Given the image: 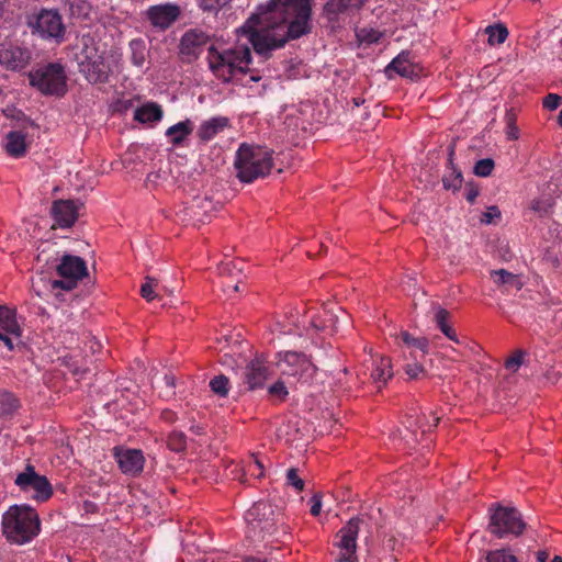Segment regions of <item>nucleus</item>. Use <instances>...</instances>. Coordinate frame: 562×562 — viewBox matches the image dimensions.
<instances>
[{
  "label": "nucleus",
  "instance_id": "obj_13",
  "mask_svg": "<svg viewBox=\"0 0 562 562\" xmlns=\"http://www.w3.org/2000/svg\"><path fill=\"white\" fill-rule=\"evenodd\" d=\"M31 61V52L13 43L0 44V66L8 70L19 71Z\"/></svg>",
  "mask_w": 562,
  "mask_h": 562
},
{
  "label": "nucleus",
  "instance_id": "obj_50",
  "mask_svg": "<svg viewBox=\"0 0 562 562\" xmlns=\"http://www.w3.org/2000/svg\"><path fill=\"white\" fill-rule=\"evenodd\" d=\"M543 379L549 384H557L561 379V372L551 368L543 374Z\"/></svg>",
  "mask_w": 562,
  "mask_h": 562
},
{
  "label": "nucleus",
  "instance_id": "obj_14",
  "mask_svg": "<svg viewBox=\"0 0 562 562\" xmlns=\"http://www.w3.org/2000/svg\"><path fill=\"white\" fill-rule=\"evenodd\" d=\"M209 42V35L201 30L187 31L179 45V52L183 60L191 63L200 56L203 47Z\"/></svg>",
  "mask_w": 562,
  "mask_h": 562
},
{
  "label": "nucleus",
  "instance_id": "obj_31",
  "mask_svg": "<svg viewBox=\"0 0 562 562\" xmlns=\"http://www.w3.org/2000/svg\"><path fill=\"white\" fill-rule=\"evenodd\" d=\"M449 165V171L442 179L443 187L448 190H457L462 184V172L456 168L451 158Z\"/></svg>",
  "mask_w": 562,
  "mask_h": 562
},
{
  "label": "nucleus",
  "instance_id": "obj_9",
  "mask_svg": "<svg viewBox=\"0 0 562 562\" xmlns=\"http://www.w3.org/2000/svg\"><path fill=\"white\" fill-rule=\"evenodd\" d=\"M14 484L38 503L48 501L53 495V486L48 479L37 473L32 464H27L22 472L16 474Z\"/></svg>",
  "mask_w": 562,
  "mask_h": 562
},
{
  "label": "nucleus",
  "instance_id": "obj_59",
  "mask_svg": "<svg viewBox=\"0 0 562 562\" xmlns=\"http://www.w3.org/2000/svg\"><path fill=\"white\" fill-rule=\"evenodd\" d=\"M244 562H262V561L259 559H256V558H247Z\"/></svg>",
  "mask_w": 562,
  "mask_h": 562
},
{
  "label": "nucleus",
  "instance_id": "obj_43",
  "mask_svg": "<svg viewBox=\"0 0 562 562\" xmlns=\"http://www.w3.org/2000/svg\"><path fill=\"white\" fill-rule=\"evenodd\" d=\"M403 369L409 379H418L425 374V368L418 362H408Z\"/></svg>",
  "mask_w": 562,
  "mask_h": 562
},
{
  "label": "nucleus",
  "instance_id": "obj_26",
  "mask_svg": "<svg viewBox=\"0 0 562 562\" xmlns=\"http://www.w3.org/2000/svg\"><path fill=\"white\" fill-rule=\"evenodd\" d=\"M438 422V416L434 415L431 416V419H428L426 418V416H424L423 418H418L415 420L416 429H411V427H413V424L409 423V427L406 429L404 439L406 440L407 443H409L411 441L416 442L418 440L417 429H420L422 434H426L430 431L434 427H436Z\"/></svg>",
  "mask_w": 562,
  "mask_h": 562
},
{
  "label": "nucleus",
  "instance_id": "obj_37",
  "mask_svg": "<svg viewBox=\"0 0 562 562\" xmlns=\"http://www.w3.org/2000/svg\"><path fill=\"white\" fill-rule=\"evenodd\" d=\"M157 288H158L157 279H155L153 277H146L145 282L142 284V288H140V294L148 302L153 301L157 296V294H156Z\"/></svg>",
  "mask_w": 562,
  "mask_h": 562
},
{
  "label": "nucleus",
  "instance_id": "obj_40",
  "mask_svg": "<svg viewBox=\"0 0 562 562\" xmlns=\"http://www.w3.org/2000/svg\"><path fill=\"white\" fill-rule=\"evenodd\" d=\"M382 33L373 29H361L357 33V37L361 43L374 44L380 41Z\"/></svg>",
  "mask_w": 562,
  "mask_h": 562
},
{
  "label": "nucleus",
  "instance_id": "obj_35",
  "mask_svg": "<svg viewBox=\"0 0 562 562\" xmlns=\"http://www.w3.org/2000/svg\"><path fill=\"white\" fill-rule=\"evenodd\" d=\"M167 446L175 452H181L187 447V437L182 431L173 430L169 434Z\"/></svg>",
  "mask_w": 562,
  "mask_h": 562
},
{
  "label": "nucleus",
  "instance_id": "obj_62",
  "mask_svg": "<svg viewBox=\"0 0 562 562\" xmlns=\"http://www.w3.org/2000/svg\"><path fill=\"white\" fill-rule=\"evenodd\" d=\"M474 198H475V193L470 194V195L468 196V199H469L470 201H473V200H474Z\"/></svg>",
  "mask_w": 562,
  "mask_h": 562
},
{
  "label": "nucleus",
  "instance_id": "obj_27",
  "mask_svg": "<svg viewBox=\"0 0 562 562\" xmlns=\"http://www.w3.org/2000/svg\"><path fill=\"white\" fill-rule=\"evenodd\" d=\"M162 117V109L156 103H146L135 112V120L142 123H154Z\"/></svg>",
  "mask_w": 562,
  "mask_h": 562
},
{
  "label": "nucleus",
  "instance_id": "obj_60",
  "mask_svg": "<svg viewBox=\"0 0 562 562\" xmlns=\"http://www.w3.org/2000/svg\"><path fill=\"white\" fill-rule=\"evenodd\" d=\"M558 122H559V124L562 126V110H561V111H560V113H559Z\"/></svg>",
  "mask_w": 562,
  "mask_h": 562
},
{
  "label": "nucleus",
  "instance_id": "obj_25",
  "mask_svg": "<svg viewBox=\"0 0 562 562\" xmlns=\"http://www.w3.org/2000/svg\"><path fill=\"white\" fill-rule=\"evenodd\" d=\"M189 211L194 224H203L211 217V213L215 211V205L207 196L199 198L193 201Z\"/></svg>",
  "mask_w": 562,
  "mask_h": 562
},
{
  "label": "nucleus",
  "instance_id": "obj_1",
  "mask_svg": "<svg viewBox=\"0 0 562 562\" xmlns=\"http://www.w3.org/2000/svg\"><path fill=\"white\" fill-rule=\"evenodd\" d=\"M311 0H270L259 5L243 26L234 43L216 41L207 48L206 60L213 76L224 82L249 89L250 97L262 95L267 80L251 69V49L266 55L288 41L311 32Z\"/></svg>",
  "mask_w": 562,
  "mask_h": 562
},
{
  "label": "nucleus",
  "instance_id": "obj_34",
  "mask_svg": "<svg viewBox=\"0 0 562 562\" xmlns=\"http://www.w3.org/2000/svg\"><path fill=\"white\" fill-rule=\"evenodd\" d=\"M486 562H519L509 549H497L487 552Z\"/></svg>",
  "mask_w": 562,
  "mask_h": 562
},
{
  "label": "nucleus",
  "instance_id": "obj_54",
  "mask_svg": "<svg viewBox=\"0 0 562 562\" xmlns=\"http://www.w3.org/2000/svg\"><path fill=\"white\" fill-rule=\"evenodd\" d=\"M231 266L232 262H223L222 266L220 267L221 273L233 276V269L231 268Z\"/></svg>",
  "mask_w": 562,
  "mask_h": 562
},
{
  "label": "nucleus",
  "instance_id": "obj_12",
  "mask_svg": "<svg viewBox=\"0 0 562 562\" xmlns=\"http://www.w3.org/2000/svg\"><path fill=\"white\" fill-rule=\"evenodd\" d=\"M358 518H351L336 535L333 557L335 562H358L357 538L359 533Z\"/></svg>",
  "mask_w": 562,
  "mask_h": 562
},
{
  "label": "nucleus",
  "instance_id": "obj_61",
  "mask_svg": "<svg viewBox=\"0 0 562 562\" xmlns=\"http://www.w3.org/2000/svg\"><path fill=\"white\" fill-rule=\"evenodd\" d=\"M552 562H562V558L559 555H555L552 560Z\"/></svg>",
  "mask_w": 562,
  "mask_h": 562
},
{
  "label": "nucleus",
  "instance_id": "obj_6",
  "mask_svg": "<svg viewBox=\"0 0 562 562\" xmlns=\"http://www.w3.org/2000/svg\"><path fill=\"white\" fill-rule=\"evenodd\" d=\"M521 514L515 508L503 505H493L490 508V531L498 537L519 536L526 529Z\"/></svg>",
  "mask_w": 562,
  "mask_h": 562
},
{
  "label": "nucleus",
  "instance_id": "obj_15",
  "mask_svg": "<svg viewBox=\"0 0 562 562\" xmlns=\"http://www.w3.org/2000/svg\"><path fill=\"white\" fill-rule=\"evenodd\" d=\"M21 333L15 312L5 306H0V342H3L9 350H12L14 340L20 339Z\"/></svg>",
  "mask_w": 562,
  "mask_h": 562
},
{
  "label": "nucleus",
  "instance_id": "obj_63",
  "mask_svg": "<svg viewBox=\"0 0 562 562\" xmlns=\"http://www.w3.org/2000/svg\"><path fill=\"white\" fill-rule=\"evenodd\" d=\"M92 504L86 503V509H91Z\"/></svg>",
  "mask_w": 562,
  "mask_h": 562
},
{
  "label": "nucleus",
  "instance_id": "obj_21",
  "mask_svg": "<svg viewBox=\"0 0 562 562\" xmlns=\"http://www.w3.org/2000/svg\"><path fill=\"white\" fill-rule=\"evenodd\" d=\"M268 378V368L262 358L250 361L245 371V382L250 390L261 387Z\"/></svg>",
  "mask_w": 562,
  "mask_h": 562
},
{
  "label": "nucleus",
  "instance_id": "obj_28",
  "mask_svg": "<svg viewBox=\"0 0 562 562\" xmlns=\"http://www.w3.org/2000/svg\"><path fill=\"white\" fill-rule=\"evenodd\" d=\"M434 311H435V322H436L438 328L440 329V331L448 339L458 344L459 342L458 336H457L456 331L453 330V328L448 323L449 317H450L449 312L440 306H435Z\"/></svg>",
  "mask_w": 562,
  "mask_h": 562
},
{
  "label": "nucleus",
  "instance_id": "obj_45",
  "mask_svg": "<svg viewBox=\"0 0 562 562\" xmlns=\"http://www.w3.org/2000/svg\"><path fill=\"white\" fill-rule=\"evenodd\" d=\"M522 356L524 355L521 351L516 352L513 357H510L506 361V363H505L506 369H508L513 372H516L522 364Z\"/></svg>",
  "mask_w": 562,
  "mask_h": 562
},
{
  "label": "nucleus",
  "instance_id": "obj_3",
  "mask_svg": "<svg viewBox=\"0 0 562 562\" xmlns=\"http://www.w3.org/2000/svg\"><path fill=\"white\" fill-rule=\"evenodd\" d=\"M234 166L241 182L249 183L267 176L272 168V151L260 146L241 144L236 151Z\"/></svg>",
  "mask_w": 562,
  "mask_h": 562
},
{
  "label": "nucleus",
  "instance_id": "obj_20",
  "mask_svg": "<svg viewBox=\"0 0 562 562\" xmlns=\"http://www.w3.org/2000/svg\"><path fill=\"white\" fill-rule=\"evenodd\" d=\"M271 513V507L267 503H257L246 513V520L251 526L254 531L271 533L272 524L266 519L262 521L260 516H266Z\"/></svg>",
  "mask_w": 562,
  "mask_h": 562
},
{
  "label": "nucleus",
  "instance_id": "obj_10",
  "mask_svg": "<svg viewBox=\"0 0 562 562\" xmlns=\"http://www.w3.org/2000/svg\"><path fill=\"white\" fill-rule=\"evenodd\" d=\"M56 271L60 279L53 281V288L67 291L72 290L79 280L88 276L86 261L79 256L68 254L60 257Z\"/></svg>",
  "mask_w": 562,
  "mask_h": 562
},
{
  "label": "nucleus",
  "instance_id": "obj_33",
  "mask_svg": "<svg viewBox=\"0 0 562 562\" xmlns=\"http://www.w3.org/2000/svg\"><path fill=\"white\" fill-rule=\"evenodd\" d=\"M485 33L488 35L487 41L491 45L503 44L508 36V31L504 24L490 25L485 29Z\"/></svg>",
  "mask_w": 562,
  "mask_h": 562
},
{
  "label": "nucleus",
  "instance_id": "obj_56",
  "mask_svg": "<svg viewBox=\"0 0 562 562\" xmlns=\"http://www.w3.org/2000/svg\"><path fill=\"white\" fill-rule=\"evenodd\" d=\"M536 558L537 562H548L549 553L546 551H538Z\"/></svg>",
  "mask_w": 562,
  "mask_h": 562
},
{
  "label": "nucleus",
  "instance_id": "obj_22",
  "mask_svg": "<svg viewBox=\"0 0 562 562\" xmlns=\"http://www.w3.org/2000/svg\"><path fill=\"white\" fill-rule=\"evenodd\" d=\"M3 148L5 153L15 159L26 155L27 143L26 136L20 131H11L4 137Z\"/></svg>",
  "mask_w": 562,
  "mask_h": 562
},
{
  "label": "nucleus",
  "instance_id": "obj_8",
  "mask_svg": "<svg viewBox=\"0 0 562 562\" xmlns=\"http://www.w3.org/2000/svg\"><path fill=\"white\" fill-rule=\"evenodd\" d=\"M30 83L46 95H64L67 91V78L64 67L48 64L29 74Z\"/></svg>",
  "mask_w": 562,
  "mask_h": 562
},
{
  "label": "nucleus",
  "instance_id": "obj_19",
  "mask_svg": "<svg viewBox=\"0 0 562 562\" xmlns=\"http://www.w3.org/2000/svg\"><path fill=\"white\" fill-rule=\"evenodd\" d=\"M52 214L60 227H70L77 220L78 205L70 200H59L54 203Z\"/></svg>",
  "mask_w": 562,
  "mask_h": 562
},
{
  "label": "nucleus",
  "instance_id": "obj_47",
  "mask_svg": "<svg viewBox=\"0 0 562 562\" xmlns=\"http://www.w3.org/2000/svg\"><path fill=\"white\" fill-rule=\"evenodd\" d=\"M562 102V98L559 94L550 93L543 99V106L548 110H555Z\"/></svg>",
  "mask_w": 562,
  "mask_h": 562
},
{
  "label": "nucleus",
  "instance_id": "obj_7",
  "mask_svg": "<svg viewBox=\"0 0 562 562\" xmlns=\"http://www.w3.org/2000/svg\"><path fill=\"white\" fill-rule=\"evenodd\" d=\"M276 364L281 375L301 383L311 382L317 370L310 357L299 351L279 352Z\"/></svg>",
  "mask_w": 562,
  "mask_h": 562
},
{
  "label": "nucleus",
  "instance_id": "obj_32",
  "mask_svg": "<svg viewBox=\"0 0 562 562\" xmlns=\"http://www.w3.org/2000/svg\"><path fill=\"white\" fill-rule=\"evenodd\" d=\"M400 338L409 348H415L422 351L423 355L429 352V341L425 337H413L408 331H401Z\"/></svg>",
  "mask_w": 562,
  "mask_h": 562
},
{
  "label": "nucleus",
  "instance_id": "obj_24",
  "mask_svg": "<svg viewBox=\"0 0 562 562\" xmlns=\"http://www.w3.org/2000/svg\"><path fill=\"white\" fill-rule=\"evenodd\" d=\"M227 125L228 120L226 117H211L200 124L196 134L202 142H209L221 133Z\"/></svg>",
  "mask_w": 562,
  "mask_h": 562
},
{
  "label": "nucleus",
  "instance_id": "obj_36",
  "mask_svg": "<svg viewBox=\"0 0 562 562\" xmlns=\"http://www.w3.org/2000/svg\"><path fill=\"white\" fill-rule=\"evenodd\" d=\"M199 3L203 11L217 14L227 9L229 0H200Z\"/></svg>",
  "mask_w": 562,
  "mask_h": 562
},
{
  "label": "nucleus",
  "instance_id": "obj_18",
  "mask_svg": "<svg viewBox=\"0 0 562 562\" xmlns=\"http://www.w3.org/2000/svg\"><path fill=\"white\" fill-rule=\"evenodd\" d=\"M386 77L389 79H393L394 75H398L404 78L413 79L417 77L418 72L416 66L409 58V53L402 52L400 53L386 67L384 70Z\"/></svg>",
  "mask_w": 562,
  "mask_h": 562
},
{
  "label": "nucleus",
  "instance_id": "obj_57",
  "mask_svg": "<svg viewBox=\"0 0 562 562\" xmlns=\"http://www.w3.org/2000/svg\"><path fill=\"white\" fill-rule=\"evenodd\" d=\"M227 290L239 291V281H236L234 284H226L224 291Z\"/></svg>",
  "mask_w": 562,
  "mask_h": 562
},
{
  "label": "nucleus",
  "instance_id": "obj_41",
  "mask_svg": "<svg viewBox=\"0 0 562 562\" xmlns=\"http://www.w3.org/2000/svg\"><path fill=\"white\" fill-rule=\"evenodd\" d=\"M494 169V161L491 158L479 160L473 168V172L477 177H487Z\"/></svg>",
  "mask_w": 562,
  "mask_h": 562
},
{
  "label": "nucleus",
  "instance_id": "obj_58",
  "mask_svg": "<svg viewBox=\"0 0 562 562\" xmlns=\"http://www.w3.org/2000/svg\"><path fill=\"white\" fill-rule=\"evenodd\" d=\"M3 12H4L3 1H2V0H0V19H2V16H3Z\"/></svg>",
  "mask_w": 562,
  "mask_h": 562
},
{
  "label": "nucleus",
  "instance_id": "obj_44",
  "mask_svg": "<svg viewBox=\"0 0 562 562\" xmlns=\"http://www.w3.org/2000/svg\"><path fill=\"white\" fill-rule=\"evenodd\" d=\"M492 277L498 284H506L515 280V276L504 269L493 271Z\"/></svg>",
  "mask_w": 562,
  "mask_h": 562
},
{
  "label": "nucleus",
  "instance_id": "obj_51",
  "mask_svg": "<svg viewBox=\"0 0 562 562\" xmlns=\"http://www.w3.org/2000/svg\"><path fill=\"white\" fill-rule=\"evenodd\" d=\"M321 510H322V499L317 494H315L311 498V514L313 516H318Z\"/></svg>",
  "mask_w": 562,
  "mask_h": 562
},
{
  "label": "nucleus",
  "instance_id": "obj_55",
  "mask_svg": "<svg viewBox=\"0 0 562 562\" xmlns=\"http://www.w3.org/2000/svg\"><path fill=\"white\" fill-rule=\"evenodd\" d=\"M164 381H165V384L170 389L172 390L176 385L175 383V378L172 375H168L166 374L165 378H164Z\"/></svg>",
  "mask_w": 562,
  "mask_h": 562
},
{
  "label": "nucleus",
  "instance_id": "obj_11",
  "mask_svg": "<svg viewBox=\"0 0 562 562\" xmlns=\"http://www.w3.org/2000/svg\"><path fill=\"white\" fill-rule=\"evenodd\" d=\"M33 33L42 38L60 43L65 38L66 26L57 10L43 9L29 22Z\"/></svg>",
  "mask_w": 562,
  "mask_h": 562
},
{
  "label": "nucleus",
  "instance_id": "obj_46",
  "mask_svg": "<svg viewBox=\"0 0 562 562\" xmlns=\"http://www.w3.org/2000/svg\"><path fill=\"white\" fill-rule=\"evenodd\" d=\"M269 393L283 400L288 395V390L282 381H278L269 387Z\"/></svg>",
  "mask_w": 562,
  "mask_h": 562
},
{
  "label": "nucleus",
  "instance_id": "obj_16",
  "mask_svg": "<svg viewBox=\"0 0 562 562\" xmlns=\"http://www.w3.org/2000/svg\"><path fill=\"white\" fill-rule=\"evenodd\" d=\"M180 9L171 3L153 5L147 10V18L158 29H168L179 16Z\"/></svg>",
  "mask_w": 562,
  "mask_h": 562
},
{
  "label": "nucleus",
  "instance_id": "obj_29",
  "mask_svg": "<svg viewBox=\"0 0 562 562\" xmlns=\"http://www.w3.org/2000/svg\"><path fill=\"white\" fill-rule=\"evenodd\" d=\"M393 375L392 367H391V359L386 357H382L380 361L375 364L371 378L374 383L381 385H384L389 379H391Z\"/></svg>",
  "mask_w": 562,
  "mask_h": 562
},
{
  "label": "nucleus",
  "instance_id": "obj_17",
  "mask_svg": "<svg viewBox=\"0 0 562 562\" xmlns=\"http://www.w3.org/2000/svg\"><path fill=\"white\" fill-rule=\"evenodd\" d=\"M115 458L122 472L136 475L144 468V456L137 449H115Z\"/></svg>",
  "mask_w": 562,
  "mask_h": 562
},
{
  "label": "nucleus",
  "instance_id": "obj_30",
  "mask_svg": "<svg viewBox=\"0 0 562 562\" xmlns=\"http://www.w3.org/2000/svg\"><path fill=\"white\" fill-rule=\"evenodd\" d=\"M128 47L133 65L136 67H143L148 55V48L144 40L134 38L130 42Z\"/></svg>",
  "mask_w": 562,
  "mask_h": 562
},
{
  "label": "nucleus",
  "instance_id": "obj_42",
  "mask_svg": "<svg viewBox=\"0 0 562 562\" xmlns=\"http://www.w3.org/2000/svg\"><path fill=\"white\" fill-rule=\"evenodd\" d=\"M286 484L294 487L295 491L301 492L304 488V481L299 476L295 468H290L286 471Z\"/></svg>",
  "mask_w": 562,
  "mask_h": 562
},
{
  "label": "nucleus",
  "instance_id": "obj_49",
  "mask_svg": "<svg viewBox=\"0 0 562 562\" xmlns=\"http://www.w3.org/2000/svg\"><path fill=\"white\" fill-rule=\"evenodd\" d=\"M0 400L5 404V407L2 409L4 414H9L16 408V400L13 395L5 393L0 396Z\"/></svg>",
  "mask_w": 562,
  "mask_h": 562
},
{
  "label": "nucleus",
  "instance_id": "obj_2",
  "mask_svg": "<svg viewBox=\"0 0 562 562\" xmlns=\"http://www.w3.org/2000/svg\"><path fill=\"white\" fill-rule=\"evenodd\" d=\"M41 518L36 509L27 504L11 505L1 517V532L14 546L32 542L41 532Z\"/></svg>",
  "mask_w": 562,
  "mask_h": 562
},
{
  "label": "nucleus",
  "instance_id": "obj_48",
  "mask_svg": "<svg viewBox=\"0 0 562 562\" xmlns=\"http://www.w3.org/2000/svg\"><path fill=\"white\" fill-rule=\"evenodd\" d=\"M501 212L497 206H490L481 216V222L491 224L494 218L499 217Z\"/></svg>",
  "mask_w": 562,
  "mask_h": 562
},
{
  "label": "nucleus",
  "instance_id": "obj_38",
  "mask_svg": "<svg viewBox=\"0 0 562 562\" xmlns=\"http://www.w3.org/2000/svg\"><path fill=\"white\" fill-rule=\"evenodd\" d=\"M228 383L229 382L226 376L217 375L210 381V387L215 394L224 397L229 391Z\"/></svg>",
  "mask_w": 562,
  "mask_h": 562
},
{
  "label": "nucleus",
  "instance_id": "obj_52",
  "mask_svg": "<svg viewBox=\"0 0 562 562\" xmlns=\"http://www.w3.org/2000/svg\"><path fill=\"white\" fill-rule=\"evenodd\" d=\"M161 419L166 423H173L177 420V416L172 411L165 409L161 412Z\"/></svg>",
  "mask_w": 562,
  "mask_h": 562
},
{
  "label": "nucleus",
  "instance_id": "obj_23",
  "mask_svg": "<svg viewBox=\"0 0 562 562\" xmlns=\"http://www.w3.org/2000/svg\"><path fill=\"white\" fill-rule=\"evenodd\" d=\"M193 130L194 122L190 119H186L168 127L165 135L169 144L172 146H181L192 134Z\"/></svg>",
  "mask_w": 562,
  "mask_h": 562
},
{
  "label": "nucleus",
  "instance_id": "obj_53",
  "mask_svg": "<svg viewBox=\"0 0 562 562\" xmlns=\"http://www.w3.org/2000/svg\"><path fill=\"white\" fill-rule=\"evenodd\" d=\"M519 136V131L516 125L513 123H508L507 126V137L510 139H517Z\"/></svg>",
  "mask_w": 562,
  "mask_h": 562
},
{
  "label": "nucleus",
  "instance_id": "obj_5",
  "mask_svg": "<svg viewBox=\"0 0 562 562\" xmlns=\"http://www.w3.org/2000/svg\"><path fill=\"white\" fill-rule=\"evenodd\" d=\"M85 46L79 55L80 71L91 83L106 81L112 71L110 56L100 52L91 38H83Z\"/></svg>",
  "mask_w": 562,
  "mask_h": 562
},
{
  "label": "nucleus",
  "instance_id": "obj_4",
  "mask_svg": "<svg viewBox=\"0 0 562 562\" xmlns=\"http://www.w3.org/2000/svg\"><path fill=\"white\" fill-rule=\"evenodd\" d=\"M338 317L329 311H324L323 315H307L297 311L296 315H291L288 322L276 323L277 329L281 334L303 335V330H308L307 326L318 331L324 330L333 334L337 331Z\"/></svg>",
  "mask_w": 562,
  "mask_h": 562
},
{
  "label": "nucleus",
  "instance_id": "obj_39",
  "mask_svg": "<svg viewBox=\"0 0 562 562\" xmlns=\"http://www.w3.org/2000/svg\"><path fill=\"white\" fill-rule=\"evenodd\" d=\"M263 469L265 465L262 461L257 456L252 454L244 471L259 479L263 476Z\"/></svg>",
  "mask_w": 562,
  "mask_h": 562
}]
</instances>
